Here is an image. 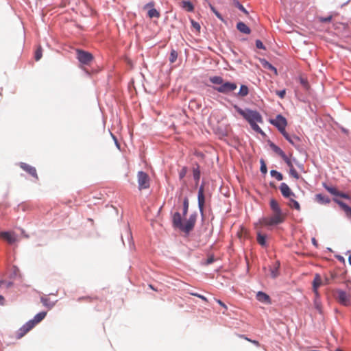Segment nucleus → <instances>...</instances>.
I'll use <instances>...</instances> for the list:
<instances>
[{
    "label": "nucleus",
    "mask_w": 351,
    "mask_h": 351,
    "mask_svg": "<svg viewBox=\"0 0 351 351\" xmlns=\"http://www.w3.org/2000/svg\"><path fill=\"white\" fill-rule=\"evenodd\" d=\"M237 111L249 122L250 124L252 123H263V118L257 111L251 110H243L239 108H237Z\"/></svg>",
    "instance_id": "nucleus-1"
},
{
    "label": "nucleus",
    "mask_w": 351,
    "mask_h": 351,
    "mask_svg": "<svg viewBox=\"0 0 351 351\" xmlns=\"http://www.w3.org/2000/svg\"><path fill=\"white\" fill-rule=\"evenodd\" d=\"M237 88V86L235 83L226 82L222 84L221 86L215 87V90L217 92L223 93V94H228L234 90H235Z\"/></svg>",
    "instance_id": "nucleus-2"
},
{
    "label": "nucleus",
    "mask_w": 351,
    "mask_h": 351,
    "mask_svg": "<svg viewBox=\"0 0 351 351\" xmlns=\"http://www.w3.org/2000/svg\"><path fill=\"white\" fill-rule=\"evenodd\" d=\"M197 213L191 214L189 218L183 223L180 230L185 233H189L194 228L197 220Z\"/></svg>",
    "instance_id": "nucleus-3"
},
{
    "label": "nucleus",
    "mask_w": 351,
    "mask_h": 351,
    "mask_svg": "<svg viewBox=\"0 0 351 351\" xmlns=\"http://www.w3.org/2000/svg\"><path fill=\"white\" fill-rule=\"evenodd\" d=\"M138 184L139 190L148 189L149 187V176L143 171H139L138 173Z\"/></svg>",
    "instance_id": "nucleus-4"
},
{
    "label": "nucleus",
    "mask_w": 351,
    "mask_h": 351,
    "mask_svg": "<svg viewBox=\"0 0 351 351\" xmlns=\"http://www.w3.org/2000/svg\"><path fill=\"white\" fill-rule=\"evenodd\" d=\"M77 58L84 64H89L93 59V56L90 53L80 49L77 50Z\"/></svg>",
    "instance_id": "nucleus-5"
},
{
    "label": "nucleus",
    "mask_w": 351,
    "mask_h": 351,
    "mask_svg": "<svg viewBox=\"0 0 351 351\" xmlns=\"http://www.w3.org/2000/svg\"><path fill=\"white\" fill-rule=\"evenodd\" d=\"M271 123L275 125L280 133L285 131V128L287 125L286 119L280 114L277 115L276 119L271 120Z\"/></svg>",
    "instance_id": "nucleus-6"
},
{
    "label": "nucleus",
    "mask_w": 351,
    "mask_h": 351,
    "mask_svg": "<svg viewBox=\"0 0 351 351\" xmlns=\"http://www.w3.org/2000/svg\"><path fill=\"white\" fill-rule=\"evenodd\" d=\"M335 298L337 302L342 305L348 306L350 304V296L343 290H337Z\"/></svg>",
    "instance_id": "nucleus-7"
},
{
    "label": "nucleus",
    "mask_w": 351,
    "mask_h": 351,
    "mask_svg": "<svg viewBox=\"0 0 351 351\" xmlns=\"http://www.w3.org/2000/svg\"><path fill=\"white\" fill-rule=\"evenodd\" d=\"M34 327V324L32 322H27L21 328H20L16 332V338L17 339H21L24 337L29 331H30Z\"/></svg>",
    "instance_id": "nucleus-8"
},
{
    "label": "nucleus",
    "mask_w": 351,
    "mask_h": 351,
    "mask_svg": "<svg viewBox=\"0 0 351 351\" xmlns=\"http://www.w3.org/2000/svg\"><path fill=\"white\" fill-rule=\"evenodd\" d=\"M155 5V3L154 1H150L146 5H144L143 9L147 10L149 9L147 15L150 19L156 18L158 19L160 16V12L155 8H154Z\"/></svg>",
    "instance_id": "nucleus-9"
},
{
    "label": "nucleus",
    "mask_w": 351,
    "mask_h": 351,
    "mask_svg": "<svg viewBox=\"0 0 351 351\" xmlns=\"http://www.w3.org/2000/svg\"><path fill=\"white\" fill-rule=\"evenodd\" d=\"M20 167L23 169L25 171L28 173L29 175H31L32 177L35 178L36 180L38 179L36 169L35 167L25 163V162H21L19 164Z\"/></svg>",
    "instance_id": "nucleus-10"
},
{
    "label": "nucleus",
    "mask_w": 351,
    "mask_h": 351,
    "mask_svg": "<svg viewBox=\"0 0 351 351\" xmlns=\"http://www.w3.org/2000/svg\"><path fill=\"white\" fill-rule=\"evenodd\" d=\"M198 206L199 208V211L203 215L204 213V206L205 203V197H204V186L202 185L198 191Z\"/></svg>",
    "instance_id": "nucleus-11"
},
{
    "label": "nucleus",
    "mask_w": 351,
    "mask_h": 351,
    "mask_svg": "<svg viewBox=\"0 0 351 351\" xmlns=\"http://www.w3.org/2000/svg\"><path fill=\"white\" fill-rule=\"evenodd\" d=\"M321 285H324L323 280H322L320 275L316 274L313 281V289L315 295L317 297L319 296V293L317 289Z\"/></svg>",
    "instance_id": "nucleus-12"
},
{
    "label": "nucleus",
    "mask_w": 351,
    "mask_h": 351,
    "mask_svg": "<svg viewBox=\"0 0 351 351\" xmlns=\"http://www.w3.org/2000/svg\"><path fill=\"white\" fill-rule=\"evenodd\" d=\"M324 186L326 189L327 191H328L332 195H334L335 196H339L345 199H349L350 196L344 193L339 192L335 187L329 186L326 185V184H324Z\"/></svg>",
    "instance_id": "nucleus-13"
},
{
    "label": "nucleus",
    "mask_w": 351,
    "mask_h": 351,
    "mask_svg": "<svg viewBox=\"0 0 351 351\" xmlns=\"http://www.w3.org/2000/svg\"><path fill=\"white\" fill-rule=\"evenodd\" d=\"M0 235L2 239H5L10 244H12L18 241L14 232H2Z\"/></svg>",
    "instance_id": "nucleus-14"
},
{
    "label": "nucleus",
    "mask_w": 351,
    "mask_h": 351,
    "mask_svg": "<svg viewBox=\"0 0 351 351\" xmlns=\"http://www.w3.org/2000/svg\"><path fill=\"white\" fill-rule=\"evenodd\" d=\"M283 136L293 145L297 147L299 145V143L300 142V139L295 135H290L286 131L281 133Z\"/></svg>",
    "instance_id": "nucleus-15"
},
{
    "label": "nucleus",
    "mask_w": 351,
    "mask_h": 351,
    "mask_svg": "<svg viewBox=\"0 0 351 351\" xmlns=\"http://www.w3.org/2000/svg\"><path fill=\"white\" fill-rule=\"evenodd\" d=\"M280 190L283 197L288 198L291 196H294V193L292 192L289 186L286 183H281L280 186Z\"/></svg>",
    "instance_id": "nucleus-16"
},
{
    "label": "nucleus",
    "mask_w": 351,
    "mask_h": 351,
    "mask_svg": "<svg viewBox=\"0 0 351 351\" xmlns=\"http://www.w3.org/2000/svg\"><path fill=\"white\" fill-rule=\"evenodd\" d=\"M173 224L176 228H178L180 230L182 227L183 223L182 221V217L178 212L175 213L173 216Z\"/></svg>",
    "instance_id": "nucleus-17"
},
{
    "label": "nucleus",
    "mask_w": 351,
    "mask_h": 351,
    "mask_svg": "<svg viewBox=\"0 0 351 351\" xmlns=\"http://www.w3.org/2000/svg\"><path fill=\"white\" fill-rule=\"evenodd\" d=\"M334 201L341 206L348 217H351V208L349 206L341 200L335 199Z\"/></svg>",
    "instance_id": "nucleus-18"
},
{
    "label": "nucleus",
    "mask_w": 351,
    "mask_h": 351,
    "mask_svg": "<svg viewBox=\"0 0 351 351\" xmlns=\"http://www.w3.org/2000/svg\"><path fill=\"white\" fill-rule=\"evenodd\" d=\"M270 217L272 218L276 225L282 223L285 218L283 213H273Z\"/></svg>",
    "instance_id": "nucleus-19"
},
{
    "label": "nucleus",
    "mask_w": 351,
    "mask_h": 351,
    "mask_svg": "<svg viewBox=\"0 0 351 351\" xmlns=\"http://www.w3.org/2000/svg\"><path fill=\"white\" fill-rule=\"evenodd\" d=\"M46 315H47L46 312H44V311L40 312V313H38L37 315H36L33 319L29 320V322H32L34 324V327H35V326L37 324L40 322L45 317Z\"/></svg>",
    "instance_id": "nucleus-20"
},
{
    "label": "nucleus",
    "mask_w": 351,
    "mask_h": 351,
    "mask_svg": "<svg viewBox=\"0 0 351 351\" xmlns=\"http://www.w3.org/2000/svg\"><path fill=\"white\" fill-rule=\"evenodd\" d=\"M237 28L239 32L245 34H250L251 32L250 29L243 22H239L237 24Z\"/></svg>",
    "instance_id": "nucleus-21"
},
{
    "label": "nucleus",
    "mask_w": 351,
    "mask_h": 351,
    "mask_svg": "<svg viewBox=\"0 0 351 351\" xmlns=\"http://www.w3.org/2000/svg\"><path fill=\"white\" fill-rule=\"evenodd\" d=\"M270 207L273 213H282L278 202L274 199L270 200Z\"/></svg>",
    "instance_id": "nucleus-22"
},
{
    "label": "nucleus",
    "mask_w": 351,
    "mask_h": 351,
    "mask_svg": "<svg viewBox=\"0 0 351 351\" xmlns=\"http://www.w3.org/2000/svg\"><path fill=\"white\" fill-rule=\"evenodd\" d=\"M256 299L264 303H270V298L269 295L261 291L257 293Z\"/></svg>",
    "instance_id": "nucleus-23"
},
{
    "label": "nucleus",
    "mask_w": 351,
    "mask_h": 351,
    "mask_svg": "<svg viewBox=\"0 0 351 351\" xmlns=\"http://www.w3.org/2000/svg\"><path fill=\"white\" fill-rule=\"evenodd\" d=\"M261 226H271L276 225L271 217H263L259 221Z\"/></svg>",
    "instance_id": "nucleus-24"
},
{
    "label": "nucleus",
    "mask_w": 351,
    "mask_h": 351,
    "mask_svg": "<svg viewBox=\"0 0 351 351\" xmlns=\"http://www.w3.org/2000/svg\"><path fill=\"white\" fill-rule=\"evenodd\" d=\"M193 175L194 180H195L196 184H197L198 182L200 179V169H199V165L196 164L193 167Z\"/></svg>",
    "instance_id": "nucleus-25"
},
{
    "label": "nucleus",
    "mask_w": 351,
    "mask_h": 351,
    "mask_svg": "<svg viewBox=\"0 0 351 351\" xmlns=\"http://www.w3.org/2000/svg\"><path fill=\"white\" fill-rule=\"evenodd\" d=\"M279 267H280V263L279 261H276L273 267L271 268V276L274 278H276L279 275Z\"/></svg>",
    "instance_id": "nucleus-26"
},
{
    "label": "nucleus",
    "mask_w": 351,
    "mask_h": 351,
    "mask_svg": "<svg viewBox=\"0 0 351 351\" xmlns=\"http://www.w3.org/2000/svg\"><path fill=\"white\" fill-rule=\"evenodd\" d=\"M249 93V89L247 86L241 85L239 89V91L237 93V97H244L247 96Z\"/></svg>",
    "instance_id": "nucleus-27"
},
{
    "label": "nucleus",
    "mask_w": 351,
    "mask_h": 351,
    "mask_svg": "<svg viewBox=\"0 0 351 351\" xmlns=\"http://www.w3.org/2000/svg\"><path fill=\"white\" fill-rule=\"evenodd\" d=\"M315 197L317 201L322 204H329L330 202L328 197L323 195L322 194H317Z\"/></svg>",
    "instance_id": "nucleus-28"
},
{
    "label": "nucleus",
    "mask_w": 351,
    "mask_h": 351,
    "mask_svg": "<svg viewBox=\"0 0 351 351\" xmlns=\"http://www.w3.org/2000/svg\"><path fill=\"white\" fill-rule=\"evenodd\" d=\"M270 147L272 149V150L278 155H279L281 158L285 157V153L279 147H278L274 143H271Z\"/></svg>",
    "instance_id": "nucleus-29"
},
{
    "label": "nucleus",
    "mask_w": 351,
    "mask_h": 351,
    "mask_svg": "<svg viewBox=\"0 0 351 351\" xmlns=\"http://www.w3.org/2000/svg\"><path fill=\"white\" fill-rule=\"evenodd\" d=\"M257 242L261 246H266V235L261 234V232L257 233Z\"/></svg>",
    "instance_id": "nucleus-30"
},
{
    "label": "nucleus",
    "mask_w": 351,
    "mask_h": 351,
    "mask_svg": "<svg viewBox=\"0 0 351 351\" xmlns=\"http://www.w3.org/2000/svg\"><path fill=\"white\" fill-rule=\"evenodd\" d=\"M210 82L220 86L223 83V79L221 76H212L209 78Z\"/></svg>",
    "instance_id": "nucleus-31"
},
{
    "label": "nucleus",
    "mask_w": 351,
    "mask_h": 351,
    "mask_svg": "<svg viewBox=\"0 0 351 351\" xmlns=\"http://www.w3.org/2000/svg\"><path fill=\"white\" fill-rule=\"evenodd\" d=\"M182 7L188 12H192L194 10L193 5L188 1H184L182 3Z\"/></svg>",
    "instance_id": "nucleus-32"
},
{
    "label": "nucleus",
    "mask_w": 351,
    "mask_h": 351,
    "mask_svg": "<svg viewBox=\"0 0 351 351\" xmlns=\"http://www.w3.org/2000/svg\"><path fill=\"white\" fill-rule=\"evenodd\" d=\"M270 174L272 177L275 178L278 181H280L283 179L282 174L276 170H271L270 171Z\"/></svg>",
    "instance_id": "nucleus-33"
},
{
    "label": "nucleus",
    "mask_w": 351,
    "mask_h": 351,
    "mask_svg": "<svg viewBox=\"0 0 351 351\" xmlns=\"http://www.w3.org/2000/svg\"><path fill=\"white\" fill-rule=\"evenodd\" d=\"M314 306L320 313H322V303L319 300V296L317 297L315 295V298L314 300Z\"/></svg>",
    "instance_id": "nucleus-34"
},
{
    "label": "nucleus",
    "mask_w": 351,
    "mask_h": 351,
    "mask_svg": "<svg viewBox=\"0 0 351 351\" xmlns=\"http://www.w3.org/2000/svg\"><path fill=\"white\" fill-rule=\"evenodd\" d=\"M189 199L187 197H185L183 200V215L185 216L188 212L189 209Z\"/></svg>",
    "instance_id": "nucleus-35"
},
{
    "label": "nucleus",
    "mask_w": 351,
    "mask_h": 351,
    "mask_svg": "<svg viewBox=\"0 0 351 351\" xmlns=\"http://www.w3.org/2000/svg\"><path fill=\"white\" fill-rule=\"evenodd\" d=\"M178 58V53L176 50L172 49L171 51L170 56H169V61L171 63H173L176 61Z\"/></svg>",
    "instance_id": "nucleus-36"
},
{
    "label": "nucleus",
    "mask_w": 351,
    "mask_h": 351,
    "mask_svg": "<svg viewBox=\"0 0 351 351\" xmlns=\"http://www.w3.org/2000/svg\"><path fill=\"white\" fill-rule=\"evenodd\" d=\"M263 65L264 66L265 68H267V69L274 71L276 75L277 74L276 69L274 66H272L270 63H269L268 62L265 61Z\"/></svg>",
    "instance_id": "nucleus-37"
},
{
    "label": "nucleus",
    "mask_w": 351,
    "mask_h": 351,
    "mask_svg": "<svg viewBox=\"0 0 351 351\" xmlns=\"http://www.w3.org/2000/svg\"><path fill=\"white\" fill-rule=\"evenodd\" d=\"M289 174L296 180H298L300 178V175L297 172V171L295 169L294 167L289 169Z\"/></svg>",
    "instance_id": "nucleus-38"
},
{
    "label": "nucleus",
    "mask_w": 351,
    "mask_h": 351,
    "mask_svg": "<svg viewBox=\"0 0 351 351\" xmlns=\"http://www.w3.org/2000/svg\"><path fill=\"white\" fill-rule=\"evenodd\" d=\"M290 206L294 208L297 210H300V204L295 199H290Z\"/></svg>",
    "instance_id": "nucleus-39"
},
{
    "label": "nucleus",
    "mask_w": 351,
    "mask_h": 351,
    "mask_svg": "<svg viewBox=\"0 0 351 351\" xmlns=\"http://www.w3.org/2000/svg\"><path fill=\"white\" fill-rule=\"evenodd\" d=\"M42 58V48L39 47L35 51V60L38 61Z\"/></svg>",
    "instance_id": "nucleus-40"
},
{
    "label": "nucleus",
    "mask_w": 351,
    "mask_h": 351,
    "mask_svg": "<svg viewBox=\"0 0 351 351\" xmlns=\"http://www.w3.org/2000/svg\"><path fill=\"white\" fill-rule=\"evenodd\" d=\"M94 299H96V298H94ZM93 300V298H91L90 296L80 297L77 299L78 302H91Z\"/></svg>",
    "instance_id": "nucleus-41"
},
{
    "label": "nucleus",
    "mask_w": 351,
    "mask_h": 351,
    "mask_svg": "<svg viewBox=\"0 0 351 351\" xmlns=\"http://www.w3.org/2000/svg\"><path fill=\"white\" fill-rule=\"evenodd\" d=\"M41 302L45 306L52 307L53 306V304H51L49 300L47 298H42Z\"/></svg>",
    "instance_id": "nucleus-42"
},
{
    "label": "nucleus",
    "mask_w": 351,
    "mask_h": 351,
    "mask_svg": "<svg viewBox=\"0 0 351 351\" xmlns=\"http://www.w3.org/2000/svg\"><path fill=\"white\" fill-rule=\"evenodd\" d=\"M250 125L252 127V128L258 132V133H261V134H263V131L261 129V128L257 125V123H250Z\"/></svg>",
    "instance_id": "nucleus-43"
},
{
    "label": "nucleus",
    "mask_w": 351,
    "mask_h": 351,
    "mask_svg": "<svg viewBox=\"0 0 351 351\" xmlns=\"http://www.w3.org/2000/svg\"><path fill=\"white\" fill-rule=\"evenodd\" d=\"M210 10L213 11V12L216 15V16L219 19L222 21L223 20L222 16L218 11H217V10L215 8V7H213L211 4H210Z\"/></svg>",
    "instance_id": "nucleus-44"
},
{
    "label": "nucleus",
    "mask_w": 351,
    "mask_h": 351,
    "mask_svg": "<svg viewBox=\"0 0 351 351\" xmlns=\"http://www.w3.org/2000/svg\"><path fill=\"white\" fill-rule=\"evenodd\" d=\"M261 171L264 174L267 171L266 164L263 159L261 160Z\"/></svg>",
    "instance_id": "nucleus-45"
},
{
    "label": "nucleus",
    "mask_w": 351,
    "mask_h": 351,
    "mask_svg": "<svg viewBox=\"0 0 351 351\" xmlns=\"http://www.w3.org/2000/svg\"><path fill=\"white\" fill-rule=\"evenodd\" d=\"M187 173V168L186 167H183L182 169L179 172V177L180 179H182L184 178Z\"/></svg>",
    "instance_id": "nucleus-46"
},
{
    "label": "nucleus",
    "mask_w": 351,
    "mask_h": 351,
    "mask_svg": "<svg viewBox=\"0 0 351 351\" xmlns=\"http://www.w3.org/2000/svg\"><path fill=\"white\" fill-rule=\"evenodd\" d=\"M239 337H240L241 338H243V339H245L246 341H250V342L252 343L253 344H254V345H255V346H260V343H259L258 341H256V340H252V339H249V338H247V337H245V336H244V335H240Z\"/></svg>",
    "instance_id": "nucleus-47"
},
{
    "label": "nucleus",
    "mask_w": 351,
    "mask_h": 351,
    "mask_svg": "<svg viewBox=\"0 0 351 351\" xmlns=\"http://www.w3.org/2000/svg\"><path fill=\"white\" fill-rule=\"evenodd\" d=\"M236 6L246 15L248 14V12L245 10L243 5H241L239 2L237 1L235 3Z\"/></svg>",
    "instance_id": "nucleus-48"
},
{
    "label": "nucleus",
    "mask_w": 351,
    "mask_h": 351,
    "mask_svg": "<svg viewBox=\"0 0 351 351\" xmlns=\"http://www.w3.org/2000/svg\"><path fill=\"white\" fill-rule=\"evenodd\" d=\"M283 159V160L286 162V164L287 165V166L290 168H292L293 167V163L291 162V160L287 157V155H285V157H282V158Z\"/></svg>",
    "instance_id": "nucleus-49"
},
{
    "label": "nucleus",
    "mask_w": 351,
    "mask_h": 351,
    "mask_svg": "<svg viewBox=\"0 0 351 351\" xmlns=\"http://www.w3.org/2000/svg\"><path fill=\"white\" fill-rule=\"evenodd\" d=\"M191 22L192 26H193V27H194V28H195V29L198 32H199V31H200V28H201L200 25H199L197 22L195 21H194V20H193V19H191Z\"/></svg>",
    "instance_id": "nucleus-50"
},
{
    "label": "nucleus",
    "mask_w": 351,
    "mask_h": 351,
    "mask_svg": "<svg viewBox=\"0 0 351 351\" xmlns=\"http://www.w3.org/2000/svg\"><path fill=\"white\" fill-rule=\"evenodd\" d=\"M276 95L279 96L281 99H283L286 94L285 89L281 90H277L276 92Z\"/></svg>",
    "instance_id": "nucleus-51"
},
{
    "label": "nucleus",
    "mask_w": 351,
    "mask_h": 351,
    "mask_svg": "<svg viewBox=\"0 0 351 351\" xmlns=\"http://www.w3.org/2000/svg\"><path fill=\"white\" fill-rule=\"evenodd\" d=\"M256 47L258 49H265L263 43L260 40H256Z\"/></svg>",
    "instance_id": "nucleus-52"
},
{
    "label": "nucleus",
    "mask_w": 351,
    "mask_h": 351,
    "mask_svg": "<svg viewBox=\"0 0 351 351\" xmlns=\"http://www.w3.org/2000/svg\"><path fill=\"white\" fill-rule=\"evenodd\" d=\"M331 19H332V16H329L328 17H320L319 18V21H321L322 23H327V22L330 21Z\"/></svg>",
    "instance_id": "nucleus-53"
},
{
    "label": "nucleus",
    "mask_w": 351,
    "mask_h": 351,
    "mask_svg": "<svg viewBox=\"0 0 351 351\" xmlns=\"http://www.w3.org/2000/svg\"><path fill=\"white\" fill-rule=\"evenodd\" d=\"M192 295H194V296H196L199 298H201L202 300L205 301V302H208V300L206 297H204V295H200L199 293H191Z\"/></svg>",
    "instance_id": "nucleus-54"
},
{
    "label": "nucleus",
    "mask_w": 351,
    "mask_h": 351,
    "mask_svg": "<svg viewBox=\"0 0 351 351\" xmlns=\"http://www.w3.org/2000/svg\"><path fill=\"white\" fill-rule=\"evenodd\" d=\"M215 301L224 308L225 311L228 310L227 306L220 300L215 299Z\"/></svg>",
    "instance_id": "nucleus-55"
},
{
    "label": "nucleus",
    "mask_w": 351,
    "mask_h": 351,
    "mask_svg": "<svg viewBox=\"0 0 351 351\" xmlns=\"http://www.w3.org/2000/svg\"><path fill=\"white\" fill-rule=\"evenodd\" d=\"M214 262V258L213 256H210L209 257L207 260H206V265H209V264H211Z\"/></svg>",
    "instance_id": "nucleus-56"
},
{
    "label": "nucleus",
    "mask_w": 351,
    "mask_h": 351,
    "mask_svg": "<svg viewBox=\"0 0 351 351\" xmlns=\"http://www.w3.org/2000/svg\"><path fill=\"white\" fill-rule=\"evenodd\" d=\"M324 285L330 284V279L327 277L325 278L324 280L323 281Z\"/></svg>",
    "instance_id": "nucleus-57"
},
{
    "label": "nucleus",
    "mask_w": 351,
    "mask_h": 351,
    "mask_svg": "<svg viewBox=\"0 0 351 351\" xmlns=\"http://www.w3.org/2000/svg\"><path fill=\"white\" fill-rule=\"evenodd\" d=\"M5 303V299L3 298V296L1 295H0V304L1 305H3Z\"/></svg>",
    "instance_id": "nucleus-58"
},
{
    "label": "nucleus",
    "mask_w": 351,
    "mask_h": 351,
    "mask_svg": "<svg viewBox=\"0 0 351 351\" xmlns=\"http://www.w3.org/2000/svg\"><path fill=\"white\" fill-rule=\"evenodd\" d=\"M312 242H313V243L314 245H317V241H316V240H315V238H313V239H312Z\"/></svg>",
    "instance_id": "nucleus-59"
},
{
    "label": "nucleus",
    "mask_w": 351,
    "mask_h": 351,
    "mask_svg": "<svg viewBox=\"0 0 351 351\" xmlns=\"http://www.w3.org/2000/svg\"><path fill=\"white\" fill-rule=\"evenodd\" d=\"M348 262L351 265V254L348 257Z\"/></svg>",
    "instance_id": "nucleus-60"
},
{
    "label": "nucleus",
    "mask_w": 351,
    "mask_h": 351,
    "mask_svg": "<svg viewBox=\"0 0 351 351\" xmlns=\"http://www.w3.org/2000/svg\"><path fill=\"white\" fill-rule=\"evenodd\" d=\"M301 82L303 84H306V82L304 81L303 79L301 80Z\"/></svg>",
    "instance_id": "nucleus-61"
},
{
    "label": "nucleus",
    "mask_w": 351,
    "mask_h": 351,
    "mask_svg": "<svg viewBox=\"0 0 351 351\" xmlns=\"http://www.w3.org/2000/svg\"><path fill=\"white\" fill-rule=\"evenodd\" d=\"M4 283V281L3 280H0V287H1V285Z\"/></svg>",
    "instance_id": "nucleus-62"
},
{
    "label": "nucleus",
    "mask_w": 351,
    "mask_h": 351,
    "mask_svg": "<svg viewBox=\"0 0 351 351\" xmlns=\"http://www.w3.org/2000/svg\"><path fill=\"white\" fill-rule=\"evenodd\" d=\"M149 287L153 289V290H155V289L154 288V287L152 285H149Z\"/></svg>",
    "instance_id": "nucleus-63"
},
{
    "label": "nucleus",
    "mask_w": 351,
    "mask_h": 351,
    "mask_svg": "<svg viewBox=\"0 0 351 351\" xmlns=\"http://www.w3.org/2000/svg\"><path fill=\"white\" fill-rule=\"evenodd\" d=\"M24 236L25 237L28 238V235H27L26 234H24Z\"/></svg>",
    "instance_id": "nucleus-64"
}]
</instances>
